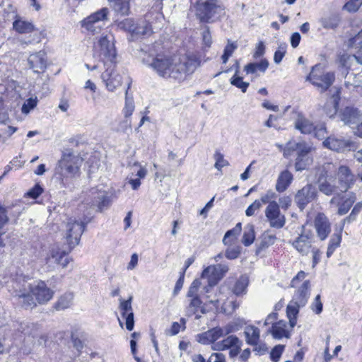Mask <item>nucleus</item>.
Instances as JSON below:
<instances>
[{
	"instance_id": "nucleus-1",
	"label": "nucleus",
	"mask_w": 362,
	"mask_h": 362,
	"mask_svg": "<svg viewBox=\"0 0 362 362\" xmlns=\"http://www.w3.org/2000/svg\"><path fill=\"white\" fill-rule=\"evenodd\" d=\"M147 64L160 77L180 82L187 74H192L199 65L196 57L172 55L163 51L162 45L156 42L149 48Z\"/></svg>"
},
{
	"instance_id": "nucleus-2",
	"label": "nucleus",
	"mask_w": 362,
	"mask_h": 362,
	"mask_svg": "<svg viewBox=\"0 0 362 362\" xmlns=\"http://www.w3.org/2000/svg\"><path fill=\"white\" fill-rule=\"evenodd\" d=\"M11 293L16 302L25 309H32L37 303L45 304L49 301L54 291L43 281L29 282L25 277L13 282Z\"/></svg>"
},
{
	"instance_id": "nucleus-3",
	"label": "nucleus",
	"mask_w": 362,
	"mask_h": 362,
	"mask_svg": "<svg viewBox=\"0 0 362 362\" xmlns=\"http://www.w3.org/2000/svg\"><path fill=\"white\" fill-rule=\"evenodd\" d=\"M114 35L106 32L102 33L98 42L99 57L106 70L102 74V79L105 82L108 90L113 92L122 84V76L114 71L116 50L114 44Z\"/></svg>"
},
{
	"instance_id": "nucleus-4",
	"label": "nucleus",
	"mask_w": 362,
	"mask_h": 362,
	"mask_svg": "<svg viewBox=\"0 0 362 362\" xmlns=\"http://www.w3.org/2000/svg\"><path fill=\"white\" fill-rule=\"evenodd\" d=\"M194 8L195 16L202 23H214L226 14V6L221 0H199Z\"/></svg>"
},
{
	"instance_id": "nucleus-5",
	"label": "nucleus",
	"mask_w": 362,
	"mask_h": 362,
	"mask_svg": "<svg viewBox=\"0 0 362 362\" xmlns=\"http://www.w3.org/2000/svg\"><path fill=\"white\" fill-rule=\"evenodd\" d=\"M337 165L333 163H325L319 169L317 184L319 190L327 195H341L340 186L337 185Z\"/></svg>"
},
{
	"instance_id": "nucleus-6",
	"label": "nucleus",
	"mask_w": 362,
	"mask_h": 362,
	"mask_svg": "<svg viewBox=\"0 0 362 362\" xmlns=\"http://www.w3.org/2000/svg\"><path fill=\"white\" fill-rule=\"evenodd\" d=\"M82 162L83 158L75 155L72 150H65L56 169L57 173L60 175L62 182L66 178H71L78 175Z\"/></svg>"
},
{
	"instance_id": "nucleus-7",
	"label": "nucleus",
	"mask_w": 362,
	"mask_h": 362,
	"mask_svg": "<svg viewBox=\"0 0 362 362\" xmlns=\"http://www.w3.org/2000/svg\"><path fill=\"white\" fill-rule=\"evenodd\" d=\"M338 118L351 129L354 135L362 138V110L354 105L341 107L338 111Z\"/></svg>"
},
{
	"instance_id": "nucleus-8",
	"label": "nucleus",
	"mask_w": 362,
	"mask_h": 362,
	"mask_svg": "<svg viewBox=\"0 0 362 362\" xmlns=\"http://www.w3.org/2000/svg\"><path fill=\"white\" fill-rule=\"evenodd\" d=\"M320 68V64L313 66L305 81L310 82L321 92H325L334 82L335 74L332 71H322Z\"/></svg>"
},
{
	"instance_id": "nucleus-9",
	"label": "nucleus",
	"mask_w": 362,
	"mask_h": 362,
	"mask_svg": "<svg viewBox=\"0 0 362 362\" xmlns=\"http://www.w3.org/2000/svg\"><path fill=\"white\" fill-rule=\"evenodd\" d=\"M118 25L121 29L129 33L133 40L143 36H148L152 33L151 27L146 20H141L135 23L133 19L127 18L120 22Z\"/></svg>"
},
{
	"instance_id": "nucleus-10",
	"label": "nucleus",
	"mask_w": 362,
	"mask_h": 362,
	"mask_svg": "<svg viewBox=\"0 0 362 362\" xmlns=\"http://www.w3.org/2000/svg\"><path fill=\"white\" fill-rule=\"evenodd\" d=\"M228 271V265L222 264L210 265L205 268L202 273V279H206L208 283V286L204 288L205 292L208 293L211 288L216 286Z\"/></svg>"
},
{
	"instance_id": "nucleus-11",
	"label": "nucleus",
	"mask_w": 362,
	"mask_h": 362,
	"mask_svg": "<svg viewBox=\"0 0 362 362\" xmlns=\"http://www.w3.org/2000/svg\"><path fill=\"white\" fill-rule=\"evenodd\" d=\"M108 13V8H103L84 18L81 25L93 35L97 34L104 25V21L107 20Z\"/></svg>"
},
{
	"instance_id": "nucleus-12",
	"label": "nucleus",
	"mask_w": 362,
	"mask_h": 362,
	"mask_svg": "<svg viewBox=\"0 0 362 362\" xmlns=\"http://www.w3.org/2000/svg\"><path fill=\"white\" fill-rule=\"evenodd\" d=\"M85 224L76 221L75 218H69L66 224V239L69 246V250L78 245L81 235L85 229Z\"/></svg>"
},
{
	"instance_id": "nucleus-13",
	"label": "nucleus",
	"mask_w": 362,
	"mask_h": 362,
	"mask_svg": "<svg viewBox=\"0 0 362 362\" xmlns=\"http://www.w3.org/2000/svg\"><path fill=\"white\" fill-rule=\"evenodd\" d=\"M264 214L272 228L280 229L284 226L286 217L281 213L280 206L276 201H273L267 205Z\"/></svg>"
},
{
	"instance_id": "nucleus-14",
	"label": "nucleus",
	"mask_w": 362,
	"mask_h": 362,
	"mask_svg": "<svg viewBox=\"0 0 362 362\" xmlns=\"http://www.w3.org/2000/svg\"><path fill=\"white\" fill-rule=\"evenodd\" d=\"M230 332H231V329L228 327H226L225 328L216 327L198 334L197 336V341L204 345L210 344H212L213 345L216 343V340L226 334H228Z\"/></svg>"
},
{
	"instance_id": "nucleus-15",
	"label": "nucleus",
	"mask_w": 362,
	"mask_h": 362,
	"mask_svg": "<svg viewBox=\"0 0 362 362\" xmlns=\"http://www.w3.org/2000/svg\"><path fill=\"white\" fill-rule=\"evenodd\" d=\"M316 197L317 189L315 187L308 184L297 192L295 196V202L300 210L303 211Z\"/></svg>"
},
{
	"instance_id": "nucleus-16",
	"label": "nucleus",
	"mask_w": 362,
	"mask_h": 362,
	"mask_svg": "<svg viewBox=\"0 0 362 362\" xmlns=\"http://www.w3.org/2000/svg\"><path fill=\"white\" fill-rule=\"evenodd\" d=\"M133 297L131 296L127 300H123L122 298L119 299V309L122 317L125 319L126 328L129 331H132L134 327V313L132 306Z\"/></svg>"
},
{
	"instance_id": "nucleus-17",
	"label": "nucleus",
	"mask_w": 362,
	"mask_h": 362,
	"mask_svg": "<svg viewBox=\"0 0 362 362\" xmlns=\"http://www.w3.org/2000/svg\"><path fill=\"white\" fill-rule=\"evenodd\" d=\"M29 68L33 72L40 74L45 71L47 66V58L44 51L33 53L28 58Z\"/></svg>"
},
{
	"instance_id": "nucleus-18",
	"label": "nucleus",
	"mask_w": 362,
	"mask_h": 362,
	"mask_svg": "<svg viewBox=\"0 0 362 362\" xmlns=\"http://www.w3.org/2000/svg\"><path fill=\"white\" fill-rule=\"evenodd\" d=\"M313 235L310 232L302 233L293 242L292 245L302 255H308L312 248Z\"/></svg>"
},
{
	"instance_id": "nucleus-19",
	"label": "nucleus",
	"mask_w": 362,
	"mask_h": 362,
	"mask_svg": "<svg viewBox=\"0 0 362 362\" xmlns=\"http://www.w3.org/2000/svg\"><path fill=\"white\" fill-rule=\"evenodd\" d=\"M317 237L320 240H325L331 232V224L328 218L322 213L317 215L314 221Z\"/></svg>"
},
{
	"instance_id": "nucleus-20",
	"label": "nucleus",
	"mask_w": 362,
	"mask_h": 362,
	"mask_svg": "<svg viewBox=\"0 0 362 362\" xmlns=\"http://www.w3.org/2000/svg\"><path fill=\"white\" fill-rule=\"evenodd\" d=\"M70 259L66 255V252L57 247H52L46 257L47 264H57L62 266L63 268L66 267Z\"/></svg>"
},
{
	"instance_id": "nucleus-21",
	"label": "nucleus",
	"mask_w": 362,
	"mask_h": 362,
	"mask_svg": "<svg viewBox=\"0 0 362 362\" xmlns=\"http://www.w3.org/2000/svg\"><path fill=\"white\" fill-rule=\"evenodd\" d=\"M337 175L338 176L337 182L340 186V191L346 192L353 184L354 175L350 169L344 165L337 167Z\"/></svg>"
},
{
	"instance_id": "nucleus-22",
	"label": "nucleus",
	"mask_w": 362,
	"mask_h": 362,
	"mask_svg": "<svg viewBox=\"0 0 362 362\" xmlns=\"http://www.w3.org/2000/svg\"><path fill=\"white\" fill-rule=\"evenodd\" d=\"M90 193L93 196L92 205L97 206L100 211L109 207L111 200L105 191L93 188Z\"/></svg>"
},
{
	"instance_id": "nucleus-23",
	"label": "nucleus",
	"mask_w": 362,
	"mask_h": 362,
	"mask_svg": "<svg viewBox=\"0 0 362 362\" xmlns=\"http://www.w3.org/2000/svg\"><path fill=\"white\" fill-rule=\"evenodd\" d=\"M310 151L311 147L308 145V146H303L300 151L298 152L295 163L296 171H302L312 163L313 159L309 156Z\"/></svg>"
},
{
	"instance_id": "nucleus-24",
	"label": "nucleus",
	"mask_w": 362,
	"mask_h": 362,
	"mask_svg": "<svg viewBox=\"0 0 362 362\" xmlns=\"http://www.w3.org/2000/svg\"><path fill=\"white\" fill-rule=\"evenodd\" d=\"M310 281H305L293 295L292 301L298 303L300 306H305L309 298Z\"/></svg>"
},
{
	"instance_id": "nucleus-25",
	"label": "nucleus",
	"mask_w": 362,
	"mask_h": 362,
	"mask_svg": "<svg viewBox=\"0 0 362 362\" xmlns=\"http://www.w3.org/2000/svg\"><path fill=\"white\" fill-rule=\"evenodd\" d=\"M350 141L335 137H328L323 141L325 147L337 152L344 151L350 146Z\"/></svg>"
},
{
	"instance_id": "nucleus-26",
	"label": "nucleus",
	"mask_w": 362,
	"mask_h": 362,
	"mask_svg": "<svg viewBox=\"0 0 362 362\" xmlns=\"http://www.w3.org/2000/svg\"><path fill=\"white\" fill-rule=\"evenodd\" d=\"M238 344H242L238 337L235 335H230L226 339L211 345V349L217 351H224L232 348V346H238Z\"/></svg>"
},
{
	"instance_id": "nucleus-27",
	"label": "nucleus",
	"mask_w": 362,
	"mask_h": 362,
	"mask_svg": "<svg viewBox=\"0 0 362 362\" xmlns=\"http://www.w3.org/2000/svg\"><path fill=\"white\" fill-rule=\"evenodd\" d=\"M269 62L267 59H262L259 62L249 63L244 67V71L247 74H256L258 75V72L264 74L268 66Z\"/></svg>"
},
{
	"instance_id": "nucleus-28",
	"label": "nucleus",
	"mask_w": 362,
	"mask_h": 362,
	"mask_svg": "<svg viewBox=\"0 0 362 362\" xmlns=\"http://www.w3.org/2000/svg\"><path fill=\"white\" fill-rule=\"evenodd\" d=\"M286 322L280 320L272 325L269 332H270L274 339H281L283 337L289 338L290 334L286 330Z\"/></svg>"
},
{
	"instance_id": "nucleus-29",
	"label": "nucleus",
	"mask_w": 362,
	"mask_h": 362,
	"mask_svg": "<svg viewBox=\"0 0 362 362\" xmlns=\"http://www.w3.org/2000/svg\"><path fill=\"white\" fill-rule=\"evenodd\" d=\"M294 127L302 134H310L315 129L313 123L308 119L303 117L301 114L298 115L297 119L295 120Z\"/></svg>"
},
{
	"instance_id": "nucleus-30",
	"label": "nucleus",
	"mask_w": 362,
	"mask_h": 362,
	"mask_svg": "<svg viewBox=\"0 0 362 362\" xmlns=\"http://www.w3.org/2000/svg\"><path fill=\"white\" fill-rule=\"evenodd\" d=\"M293 180V175L291 172L286 170L280 173L278 177L276 189L279 192H284L290 185Z\"/></svg>"
},
{
	"instance_id": "nucleus-31",
	"label": "nucleus",
	"mask_w": 362,
	"mask_h": 362,
	"mask_svg": "<svg viewBox=\"0 0 362 362\" xmlns=\"http://www.w3.org/2000/svg\"><path fill=\"white\" fill-rule=\"evenodd\" d=\"M244 334L245 341L250 345H257L260 337V330L254 325H248L245 327Z\"/></svg>"
},
{
	"instance_id": "nucleus-32",
	"label": "nucleus",
	"mask_w": 362,
	"mask_h": 362,
	"mask_svg": "<svg viewBox=\"0 0 362 362\" xmlns=\"http://www.w3.org/2000/svg\"><path fill=\"white\" fill-rule=\"evenodd\" d=\"M341 21V16L336 13L322 17L319 20L320 23L325 29H336Z\"/></svg>"
},
{
	"instance_id": "nucleus-33",
	"label": "nucleus",
	"mask_w": 362,
	"mask_h": 362,
	"mask_svg": "<svg viewBox=\"0 0 362 362\" xmlns=\"http://www.w3.org/2000/svg\"><path fill=\"white\" fill-rule=\"evenodd\" d=\"M110 6L116 13L122 16L128 15L129 11V0H107Z\"/></svg>"
},
{
	"instance_id": "nucleus-34",
	"label": "nucleus",
	"mask_w": 362,
	"mask_h": 362,
	"mask_svg": "<svg viewBox=\"0 0 362 362\" xmlns=\"http://www.w3.org/2000/svg\"><path fill=\"white\" fill-rule=\"evenodd\" d=\"M300 306L295 301L291 300L286 308V314L289 320V324L291 327H294L297 323V315L299 313Z\"/></svg>"
},
{
	"instance_id": "nucleus-35",
	"label": "nucleus",
	"mask_w": 362,
	"mask_h": 362,
	"mask_svg": "<svg viewBox=\"0 0 362 362\" xmlns=\"http://www.w3.org/2000/svg\"><path fill=\"white\" fill-rule=\"evenodd\" d=\"M130 86L131 83H129L125 90V104L122 110L124 116L127 119L126 122H128L127 119L132 115L135 108L133 97L129 95Z\"/></svg>"
},
{
	"instance_id": "nucleus-36",
	"label": "nucleus",
	"mask_w": 362,
	"mask_h": 362,
	"mask_svg": "<svg viewBox=\"0 0 362 362\" xmlns=\"http://www.w3.org/2000/svg\"><path fill=\"white\" fill-rule=\"evenodd\" d=\"M13 29L18 33H29L35 30L34 25L28 21L16 19L13 23Z\"/></svg>"
},
{
	"instance_id": "nucleus-37",
	"label": "nucleus",
	"mask_w": 362,
	"mask_h": 362,
	"mask_svg": "<svg viewBox=\"0 0 362 362\" xmlns=\"http://www.w3.org/2000/svg\"><path fill=\"white\" fill-rule=\"evenodd\" d=\"M255 239V226L252 224H247L244 227L243 235L242 238L243 244L248 247L251 245Z\"/></svg>"
},
{
	"instance_id": "nucleus-38",
	"label": "nucleus",
	"mask_w": 362,
	"mask_h": 362,
	"mask_svg": "<svg viewBox=\"0 0 362 362\" xmlns=\"http://www.w3.org/2000/svg\"><path fill=\"white\" fill-rule=\"evenodd\" d=\"M341 230L342 228L338 233H334L329 241L326 254L328 258L332 255L335 250L340 245L341 242Z\"/></svg>"
},
{
	"instance_id": "nucleus-39",
	"label": "nucleus",
	"mask_w": 362,
	"mask_h": 362,
	"mask_svg": "<svg viewBox=\"0 0 362 362\" xmlns=\"http://www.w3.org/2000/svg\"><path fill=\"white\" fill-rule=\"evenodd\" d=\"M74 298L72 293H66L61 296L54 304L57 310H63L70 307Z\"/></svg>"
},
{
	"instance_id": "nucleus-40",
	"label": "nucleus",
	"mask_w": 362,
	"mask_h": 362,
	"mask_svg": "<svg viewBox=\"0 0 362 362\" xmlns=\"http://www.w3.org/2000/svg\"><path fill=\"white\" fill-rule=\"evenodd\" d=\"M308 145L305 142H296L295 141H289L286 143L284 148V156L287 157L291 154L293 151H300V148L303 146H308Z\"/></svg>"
},
{
	"instance_id": "nucleus-41",
	"label": "nucleus",
	"mask_w": 362,
	"mask_h": 362,
	"mask_svg": "<svg viewBox=\"0 0 362 362\" xmlns=\"http://www.w3.org/2000/svg\"><path fill=\"white\" fill-rule=\"evenodd\" d=\"M241 230L242 225L240 223H238L233 228L226 233L223 239V244L226 245L231 244L233 240L236 239L237 236L240 234Z\"/></svg>"
},
{
	"instance_id": "nucleus-42",
	"label": "nucleus",
	"mask_w": 362,
	"mask_h": 362,
	"mask_svg": "<svg viewBox=\"0 0 362 362\" xmlns=\"http://www.w3.org/2000/svg\"><path fill=\"white\" fill-rule=\"evenodd\" d=\"M238 71L236 70L234 76L230 79V83L240 89L243 93L247 91L250 83L248 82L243 81V77L238 75Z\"/></svg>"
},
{
	"instance_id": "nucleus-43",
	"label": "nucleus",
	"mask_w": 362,
	"mask_h": 362,
	"mask_svg": "<svg viewBox=\"0 0 362 362\" xmlns=\"http://www.w3.org/2000/svg\"><path fill=\"white\" fill-rule=\"evenodd\" d=\"M276 238L274 235H271L269 233H264L262 235V238L261 243L257 248V253L260 252L261 250L269 247L274 244Z\"/></svg>"
},
{
	"instance_id": "nucleus-44",
	"label": "nucleus",
	"mask_w": 362,
	"mask_h": 362,
	"mask_svg": "<svg viewBox=\"0 0 362 362\" xmlns=\"http://www.w3.org/2000/svg\"><path fill=\"white\" fill-rule=\"evenodd\" d=\"M355 200L356 197L354 194L350 195L344 199L339 206L338 214L341 216L346 214L349 211Z\"/></svg>"
},
{
	"instance_id": "nucleus-45",
	"label": "nucleus",
	"mask_w": 362,
	"mask_h": 362,
	"mask_svg": "<svg viewBox=\"0 0 362 362\" xmlns=\"http://www.w3.org/2000/svg\"><path fill=\"white\" fill-rule=\"evenodd\" d=\"M248 286V280L246 277H241L234 286L233 292L235 295L240 296L245 293Z\"/></svg>"
},
{
	"instance_id": "nucleus-46",
	"label": "nucleus",
	"mask_w": 362,
	"mask_h": 362,
	"mask_svg": "<svg viewBox=\"0 0 362 362\" xmlns=\"http://www.w3.org/2000/svg\"><path fill=\"white\" fill-rule=\"evenodd\" d=\"M202 300L199 297L192 298V300L187 307V314L188 316H192L197 313L198 309L201 307Z\"/></svg>"
},
{
	"instance_id": "nucleus-47",
	"label": "nucleus",
	"mask_w": 362,
	"mask_h": 362,
	"mask_svg": "<svg viewBox=\"0 0 362 362\" xmlns=\"http://www.w3.org/2000/svg\"><path fill=\"white\" fill-rule=\"evenodd\" d=\"M362 5V0H349L342 7V9L349 13L356 12Z\"/></svg>"
},
{
	"instance_id": "nucleus-48",
	"label": "nucleus",
	"mask_w": 362,
	"mask_h": 362,
	"mask_svg": "<svg viewBox=\"0 0 362 362\" xmlns=\"http://www.w3.org/2000/svg\"><path fill=\"white\" fill-rule=\"evenodd\" d=\"M37 104V98H30L25 100L23 103L21 111L23 114H28L32 110H33Z\"/></svg>"
},
{
	"instance_id": "nucleus-49",
	"label": "nucleus",
	"mask_w": 362,
	"mask_h": 362,
	"mask_svg": "<svg viewBox=\"0 0 362 362\" xmlns=\"http://www.w3.org/2000/svg\"><path fill=\"white\" fill-rule=\"evenodd\" d=\"M214 157L216 160L214 167L217 170H221L222 168L229 165L228 162L224 159L223 155L221 152L216 151Z\"/></svg>"
},
{
	"instance_id": "nucleus-50",
	"label": "nucleus",
	"mask_w": 362,
	"mask_h": 362,
	"mask_svg": "<svg viewBox=\"0 0 362 362\" xmlns=\"http://www.w3.org/2000/svg\"><path fill=\"white\" fill-rule=\"evenodd\" d=\"M362 210V202H358L354 206L349 216L344 219V222L351 223L356 220L357 215Z\"/></svg>"
},
{
	"instance_id": "nucleus-51",
	"label": "nucleus",
	"mask_w": 362,
	"mask_h": 362,
	"mask_svg": "<svg viewBox=\"0 0 362 362\" xmlns=\"http://www.w3.org/2000/svg\"><path fill=\"white\" fill-rule=\"evenodd\" d=\"M201 284L202 283L199 279H194L189 288L187 296L189 298L199 297L197 292Z\"/></svg>"
},
{
	"instance_id": "nucleus-52",
	"label": "nucleus",
	"mask_w": 362,
	"mask_h": 362,
	"mask_svg": "<svg viewBox=\"0 0 362 362\" xmlns=\"http://www.w3.org/2000/svg\"><path fill=\"white\" fill-rule=\"evenodd\" d=\"M284 345L279 344V345L275 346L272 349V350L270 353L271 359L274 362L279 361V360L280 359V357L284 351Z\"/></svg>"
},
{
	"instance_id": "nucleus-53",
	"label": "nucleus",
	"mask_w": 362,
	"mask_h": 362,
	"mask_svg": "<svg viewBox=\"0 0 362 362\" xmlns=\"http://www.w3.org/2000/svg\"><path fill=\"white\" fill-rule=\"evenodd\" d=\"M277 197V194L272 190L269 189L267 191V192L262 195L260 202H261V206L262 204H269L270 202H272L274 201V199Z\"/></svg>"
},
{
	"instance_id": "nucleus-54",
	"label": "nucleus",
	"mask_w": 362,
	"mask_h": 362,
	"mask_svg": "<svg viewBox=\"0 0 362 362\" xmlns=\"http://www.w3.org/2000/svg\"><path fill=\"white\" fill-rule=\"evenodd\" d=\"M240 254V247L238 246L231 247L226 249L225 256L229 259H235Z\"/></svg>"
},
{
	"instance_id": "nucleus-55",
	"label": "nucleus",
	"mask_w": 362,
	"mask_h": 362,
	"mask_svg": "<svg viewBox=\"0 0 362 362\" xmlns=\"http://www.w3.org/2000/svg\"><path fill=\"white\" fill-rule=\"evenodd\" d=\"M202 40L204 44L206 47H210L212 43V37L210 32L209 27L208 25H204L203 27V31L202 33Z\"/></svg>"
},
{
	"instance_id": "nucleus-56",
	"label": "nucleus",
	"mask_w": 362,
	"mask_h": 362,
	"mask_svg": "<svg viewBox=\"0 0 362 362\" xmlns=\"http://www.w3.org/2000/svg\"><path fill=\"white\" fill-rule=\"evenodd\" d=\"M43 192V189L39 184L35 185V186L29 189L26 193V195L32 199H37Z\"/></svg>"
},
{
	"instance_id": "nucleus-57",
	"label": "nucleus",
	"mask_w": 362,
	"mask_h": 362,
	"mask_svg": "<svg viewBox=\"0 0 362 362\" xmlns=\"http://www.w3.org/2000/svg\"><path fill=\"white\" fill-rule=\"evenodd\" d=\"M323 305L320 300V295H317L311 304L312 310L316 314H320L322 311Z\"/></svg>"
},
{
	"instance_id": "nucleus-58",
	"label": "nucleus",
	"mask_w": 362,
	"mask_h": 362,
	"mask_svg": "<svg viewBox=\"0 0 362 362\" xmlns=\"http://www.w3.org/2000/svg\"><path fill=\"white\" fill-rule=\"evenodd\" d=\"M286 45L284 44V45H281L279 46V49L276 50L275 52H274V62L276 63V64H279L285 54H286Z\"/></svg>"
},
{
	"instance_id": "nucleus-59",
	"label": "nucleus",
	"mask_w": 362,
	"mask_h": 362,
	"mask_svg": "<svg viewBox=\"0 0 362 362\" xmlns=\"http://www.w3.org/2000/svg\"><path fill=\"white\" fill-rule=\"evenodd\" d=\"M261 202L258 199L255 200L245 210V214L247 216H252L255 214L256 210L261 208Z\"/></svg>"
},
{
	"instance_id": "nucleus-60",
	"label": "nucleus",
	"mask_w": 362,
	"mask_h": 362,
	"mask_svg": "<svg viewBox=\"0 0 362 362\" xmlns=\"http://www.w3.org/2000/svg\"><path fill=\"white\" fill-rule=\"evenodd\" d=\"M332 104H334V107H338L340 101V93L341 90L339 88L334 87L333 89L330 90V92H332Z\"/></svg>"
},
{
	"instance_id": "nucleus-61",
	"label": "nucleus",
	"mask_w": 362,
	"mask_h": 362,
	"mask_svg": "<svg viewBox=\"0 0 362 362\" xmlns=\"http://www.w3.org/2000/svg\"><path fill=\"white\" fill-rule=\"evenodd\" d=\"M8 221L7 211L5 207L0 204V229H1Z\"/></svg>"
},
{
	"instance_id": "nucleus-62",
	"label": "nucleus",
	"mask_w": 362,
	"mask_h": 362,
	"mask_svg": "<svg viewBox=\"0 0 362 362\" xmlns=\"http://www.w3.org/2000/svg\"><path fill=\"white\" fill-rule=\"evenodd\" d=\"M265 52V46L263 42H259L256 45L255 51L253 54V58L258 59L262 57Z\"/></svg>"
},
{
	"instance_id": "nucleus-63",
	"label": "nucleus",
	"mask_w": 362,
	"mask_h": 362,
	"mask_svg": "<svg viewBox=\"0 0 362 362\" xmlns=\"http://www.w3.org/2000/svg\"><path fill=\"white\" fill-rule=\"evenodd\" d=\"M315 136L319 139H322L327 134V129L325 125H320L319 127H315V129L313 132Z\"/></svg>"
},
{
	"instance_id": "nucleus-64",
	"label": "nucleus",
	"mask_w": 362,
	"mask_h": 362,
	"mask_svg": "<svg viewBox=\"0 0 362 362\" xmlns=\"http://www.w3.org/2000/svg\"><path fill=\"white\" fill-rule=\"evenodd\" d=\"M207 362H226V356L222 353H213Z\"/></svg>"
}]
</instances>
